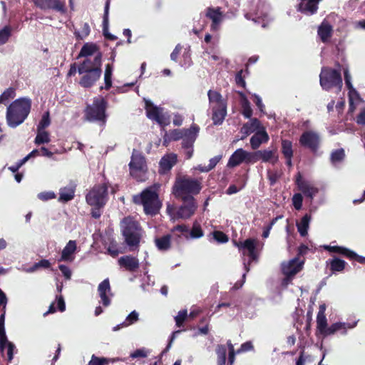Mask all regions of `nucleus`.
<instances>
[{
  "label": "nucleus",
  "instance_id": "58",
  "mask_svg": "<svg viewBox=\"0 0 365 365\" xmlns=\"http://www.w3.org/2000/svg\"><path fill=\"white\" fill-rule=\"evenodd\" d=\"M345 156L344 150L341 149L335 150L331 155V160L333 162H339L344 159Z\"/></svg>",
  "mask_w": 365,
  "mask_h": 365
},
{
  "label": "nucleus",
  "instance_id": "22",
  "mask_svg": "<svg viewBox=\"0 0 365 365\" xmlns=\"http://www.w3.org/2000/svg\"><path fill=\"white\" fill-rule=\"evenodd\" d=\"M212 120L214 125H221L227 115V104L212 106Z\"/></svg>",
  "mask_w": 365,
  "mask_h": 365
},
{
  "label": "nucleus",
  "instance_id": "64",
  "mask_svg": "<svg viewBox=\"0 0 365 365\" xmlns=\"http://www.w3.org/2000/svg\"><path fill=\"white\" fill-rule=\"evenodd\" d=\"M38 197L43 201H47L56 198V195L52 191L42 192L38 195Z\"/></svg>",
  "mask_w": 365,
  "mask_h": 365
},
{
  "label": "nucleus",
  "instance_id": "60",
  "mask_svg": "<svg viewBox=\"0 0 365 365\" xmlns=\"http://www.w3.org/2000/svg\"><path fill=\"white\" fill-rule=\"evenodd\" d=\"M9 341L7 339L5 329L0 330V353L3 354L6 348V344Z\"/></svg>",
  "mask_w": 365,
  "mask_h": 365
},
{
  "label": "nucleus",
  "instance_id": "24",
  "mask_svg": "<svg viewBox=\"0 0 365 365\" xmlns=\"http://www.w3.org/2000/svg\"><path fill=\"white\" fill-rule=\"evenodd\" d=\"M262 127H263V125L259 119L256 118H251L250 121L245 123L240 129V132L244 134L242 139H244L254 132H257Z\"/></svg>",
  "mask_w": 365,
  "mask_h": 365
},
{
  "label": "nucleus",
  "instance_id": "51",
  "mask_svg": "<svg viewBox=\"0 0 365 365\" xmlns=\"http://www.w3.org/2000/svg\"><path fill=\"white\" fill-rule=\"evenodd\" d=\"M214 240L218 243H226L229 240L228 236L222 231L215 230L211 233Z\"/></svg>",
  "mask_w": 365,
  "mask_h": 365
},
{
  "label": "nucleus",
  "instance_id": "40",
  "mask_svg": "<svg viewBox=\"0 0 365 365\" xmlns=\"http://www.w3.org/2000/svg\"><path fill=\"white\" fill-rule=\"evenodd\" d=\"M217 354V364L226 365L227 347L224 344H217L215 349Z\"/></svg>",
  "mask_w": 365,
  "mask_h": 365
},
{
  "label": "nucleus",
  "instance_id": "28",
  "mask_svg": "<svg viewBox=\"0 0 365 365\" xmlns=\"http://www.w3.org/2000/svg\"><path fill=\"white\" fill-rule=\"evenodd\" d=\"M243 162L245 163V150L242 148H238L230 157L227 166L235 168Z\"/></svg>",
  "mask_w": 365,
  "mask_h": 365
},
{
  "label": "nucleus",
  "instance_id": "4",
  "mask_svg": "<svg viewBox=\"0 0 365 365\" xmlns=\"http://www.w3.org/2000/svg\"><path fill=\"white\" fill-rule=\"evenodd\" d=\"M122 235L130 251L138 249L143 237V229L140 223L132 217H125L122 222Z\"/></svg>",
  "mask_w": 365,
  "mask_h": 365
},
{
  "label": "nucleus",
  "instance_id": "37",
  "mask_svg": "<svg viewBox=\"0 0 365 365\" xmlns=\"http://www.w3.org/2000/svg\"><path fill=\"white\" fill-rule=\"evenodd\" d=\"M311 218V214L307 213L302 217L300 222L297 224L298 232L302 237L307 235Z\"/></svg>",
  "mask_w": 365,
  "mask_h": 365
},
{
  "label": "nucleus",
  "instance_id": "39",
  "mask_svg": "<svg viewBox=\"0 0 365 365\" xmlns=\"http://www.w3.org/2000/svg\"><path fill=\"white\" fill-rule=\"evenodd\" d=\"M329 265V269L331 272H342L346 267V262L338 257H334L333 259L327 262Z\"/></svg>",
  "mask_w": 365,
  "mask_h": 365
},
{
  "label": "nucleus",
  "instance_id": "56",
  "mask_svg": "<svg viewBox=\"0 0 365 365\" xmlns=\"http://www.w3.org/2000/svg\"><path fill=\"white\" fill-rule=\"evenodd\" d=\"M185 128L172 130L169 134V140L173 141L180 140L182 138H183V133L185 132Z\"/></svg>",
  "mask_w": 365,
  "mask_h": 365
},
{
  "label": "nucleus",
  "instance_id": "10",
  "mask_svg": "<svg viewBox=\"0 0 365 365\" xmlns=\"http://www.w3.org/2000/svg\"><path fill=\"white\" fill-rule=\"evenodd\" d=\"M301 146L309 149L315 153L319 148L321 144V137L317 132L314 130H306L302 133L299 140Z\"/></svg>",
  "mask_w": 365,
  "mask_h": 365
},
{
  "label": "nucleus",
  "instance_id": "3",
  "mask_svg": "<svg viewBox=\"0 0 365 365\" xmlns=\"http://www.w3.org/2000/svg\"><path fill=\"white\" fill-rule=\"evenodd\" d=\"M133 202L135 205H143L144 212L150 216L156 215L162 207L158 193L151 187L145 188L140 194L133 195Z\"/></svg>",
  "mask_w": 365,
  "mask_h": 365
},
{
  "label": "nucleus",
  "instance_id": "42",
  "mask_svg": "<svg viewBox=\"0 0 365 365\" xmlns=\"http://www.w3.org/2000/svg\"><path fill=\"white\" fill-rule=\"evenodd\" d=\"M209 101L210 103H215L214 106L225 105L227 102L222 98V95L215 91L210 90L207 93Z\"/></svg>",
  "mask_w": 365,
  "mask_h": 365
},
{
  "label": "nucleus",
  "instance_id": "43",
  "mask_svg": "<svg viewBox=\"0 0 365 365\" xmlns=\"http://www.w3.org/2000/svg\"><path fill=\"white\" fill-rule=\"evenodd\" d=\"M51 140L49 133L44 130H37V135L35 138L34 143L36 145H41L48 143Z\"/></svg>",
  "mask_w": 365,
  "mask_h": 365
},
{
  "label": "nucleus",
  "instance_id": "47",
  "mask_svg": "<svg viewBox=\"0 0 365 365\" xmlns=\"http://www.w3.org/2000/svg\"><path fill=\"white\" fill-rule=\"evenodd\" d=\"M16 96V90L13 87L6 89L0 96V103H5L9 99L14 98Z\"/></svg>",
  "mask_w": 365,
  "mask_h": 365
},
{
  "label": "nucleus",
  "instance_id": "18",
  "mask_svg": "<svg viewBox=\"0 0 365 365\" xmlns=\"http://www.w3.org/2000/svg\"><path fill=\"white\" fill-rule=\"evenodd\" d=\"M269 140V135L263 126L251 137L250 145L253 150H257L262 143H267Z\"/></svg>",
  "mask_w": 365,
  "mask_h": 365
},
{
  "label": "nucleus",
  "instance_id": "55",
  "mask_svg": "<svg viewBox=\"0 0 365 365\" xmlns=\"http://www.w3.org/2000/svg\"><path fill=\"white\" fill-rule=\"evenodd\" d=\"M303 196L302 193H295L292 197V205L295 210H300L302 207Z\"/></svg>",
  "mask_w": 365,
  "mask_h": 365
},
{
  "label": "nucleus",
  "instance_id": "61",
  "mask_svg": "<svg viewBox=\"0 0 365 365\" xmlns=\"http://www.w3.org/2000/svg\"><path fill=\"white\" fill-rule=\"evenodd\" d=\"M51 267V263L48 259H41L38 262H36L31 268V271H35L40 267L48 269Z\"/></svg>",
  "mask_w": 365,
  "mask_h": 365
},
{
  "label": "nucleus",
  "instance_id": "62",
  "mask_svg": "<svg viewBox=\"0 0 365 365\" xmlns=\"http://www.w3.org/2000/svg\"><path fill=\"white\" fill-rule=\"evenodd\" d=\"M254 349V346L252 341H248L241 344L240 349L237 350V354L250 351Z\"/></svg>",
  "mask_w": 365,
  "mask_h": 365
},
{
  "label": "nucleus",
  "instance_id": "54",
  "mask_svg": "<svg viewBox=\"0 0 365 365\" xmlns=\"http://www.w3.org/2000/svg\"><path fill=\"white\" fill-rule=\"evenodd\" d=\"M241 106L242 109V115L246 118H250L252 115V109L250 106V103L248 100H246L245 102H241Z\"/></svg>",
  "mask_w": 365,
  "mask_h": 365
},
{
  "label": "nucleus",
  "instance_id": "13",
  "mask_svg": "<svg viewBox=\"0 0 365 365\" xmlns=\"http://www.w3.org/2000/svg\"><path fill=\"white\" fill-rule=\"evenodd\" d=\"M102 69L99 66L96 69L90 70L83 73L79 81V84L86 88H91L100 79Z\"/></svg>",
  "mask_w": 365,
  "mask_h": 365
},
{
  "label": "nucleus",
  "instance_id": "27",
  "mask_svg": "<svg viewBox=\"0 0 365 365\" xmlns=\"http://www.w3.org/2000/svg\"><path fill=\"white\" fill-rule=\"evenodd\" d=\"M76 242L75 240H69L65 247L63 249L60 261L71 262L73 260V253L76 250Z\"/></svg>",
  "mask_w": 365,
  "mask_h": 365
},
{
  "label": "nucleus",
  "instance_id": "32",
  "mask_svg": "<svg viewBox=\"0 0 365 365\" xmlns=\"http://www.w3.org/2000/svg\"><path fill=\"white\" fill-rule=\"evenodd\" d=\"M324 248L330 252L339 254L348 259H349L350 257L354 256V251L344 247L324 245Z\"/></svg>",
  "mask_w": 365,
  "mask_h": 365
},
{
  "label": "nucleus",
  "instance_id": "5",
  "mask_svg": "<svg viewBox=\"0 0 365 365\" xmlns=\"http://www.w3.org/2000/svg\"><path fill=\"white\" fill-rule=\"evenodd\" d=\"M202 190L201 182L197 179L187 176L176 178L172 188V193L175 198L184 197H194Z\"/></svg>",
  "mask_w": 365,
  "mask_h": 365
},
{
  "label": "nucleus",
  "instance_id": "14",
  "mask_svg": "<svg viewBox=\"0 0 365 365\" xmlns=\"http://www.w3.org/2000/svg\"><path fill=\"white\" fill-rule=\"evenodd\" d=\"M257 240L253 238H248L244 242L235 243L240 250L242 251L243 255H247L251 260L257 259V253L256 251Z\"/></svg>",
  "mask_w": 365,
  "mask_h": 365
},
{
  "label": "nucleus",
  "instance_id": "46",
  "mask_svg": "<svg viewBox=\"0 0 365 365\" xmlns=\"http://www.w3.org/2000/svg\"><path fill=\"white\" fill-rule=\"evenodd\" d=\"M221 158L222 155L215 156L214 158L210 160L208 165L203 167L199 166L198 170L203 173H207L212 170L217 165V164L220 162Z\"/></svg>",
  "mask_w": 365,
  "mask_h": 365
},
{
  "label": "nucleus",
  "instance_id": "21",
  "mask_svg": "<svg viewBox=\"0 0 365 365\" xmlns=\"http://www.w3.org/2000/svg\"><path fill=\"white\" fill-rule=\"evenodd\" d=\"M110 282L108 278L102 281L98 287V292L104 307H108L110 304V299L107 295V293L110 292Z\"/></svg>",
  "mask_w": 365,
  "mask_h": 365
},
{
  "label": "nucleus",
  "instance_id": "29",
  "mask_svg": "<svg viewBox=\"0 0 365 365\" xmlns=\"http://www.w3.org/2000/svg\"><path fill=\"white\" fill-rule=\"evenodd\" d=\"M178 160L177 155L170 153L164 155L160 161V168L163 173L170 171L172 168L176 164Z\"/></svg>",
  "mask_w": 365,
  "mask_h": 365
},
{
  "label": "nucleus",
  "instance_id": "38",
  "mask_svg": "<svg viewBox=\"0 0 365 365\" xmlns=\"http://www.w3.org/2000/svg\"><path fill=\"white\" fill-rule=\"evenodd\" d=\"M98 46L93 43H86L81 48L78 55V58L81 57H88L96 52L98 51Z\"/></svg>",
  "mask_w": 365,
  "mask_h": 365
},
{
  "label": "nucleus",
  "instance_id": "16",
  "mask_svg": "<svg viewBox=\"0 0 365 365\" xmlns=\"http://www.w3.org/2000/svg\"><path fill=\"white\" fill-rule=\"evenodd\" d=\"M34 5L41 10L52 9L57 11H64L65 4L60 0H32Z\"/></svg>",
  "mask_w": 365,
  "mask_h": 365
},
{
  "label": "nucleus",
  "instance_id": "17",
  "mask_svg": "<svg viewBox=\"0 0 365 365\" xmlns=\"http://www.w3.org/2000/svg\"><path fill=\"white\" fill-rule=\"evenodd\" d=\"M99 63V68H101L102 65V53L98 52L93 61H91L90 58H86L82 63H81L78 67V72L79 74H83L86 71L96 69L98 68Z\"/></svg>",
  "mask_w": 365,
  "mask_h": 365
},
{
  "label": "nucleus",
  "instance_id": "45",
  "mask_svg": "<svg viewBox=\"0 0 365 365\" xmlns=\"http://www.w3.org/2000/svg\"><path fill=\"white\" fill-rule=\"evenodd\" d=\"M109 4L110 2L108 0L106 3L105 8H104V14H103V36L106 37V34H109L108 31V26H109V21H108V13H109Z\"/></svg>",
  "mask_w": 365,
  "mask_h": 365
},
{
  "label": "nucleus",
  "instance_id": "1",
  "mask_svg": "<svg viewBox=\"0 0 365 365\" xmlns=\"http://www.w3.org/2000/svg\"><path fill=\"white\" fill-rule=\"evenodd\" d=\"M108 200V185L106 182L96 184L86 195V201L91 207V215L94 219H99L102 209Z\"/></svg>",
  "mask_w": 365,
  "mask_h": 365
},
{
  "label": "nucleus",
  "instance_id": "11",
  "mask_svg": "<svg viewBox=\"0 0 365 365\" xmlns=\"http://www.w3.org/2000/svg\"><path fill=\"white\" fill-rule=\"evenodd\" d=\"M295 184L299 190L312 202L314 196L319 192V189L314 186L312 183L303 179L300 172L297 173L295 179Z\"/></svg>",
  "mask_w": 365,
  "mask_h": 365
},
{
  "label": "nucleus",
  "instance_id": "35",
  "mask_svg": "<svg viewBox=\"0 0 365 365\" xmlns=\"http://www.w3.org/2000/svg\"><path fill=\"white\" fill-rule=\"evenodd\" d=\"M123 359L117 358H106L98 357L93 354L88 365H108L109 363H114L117 361H122Z\"/></svg>",
  "mask_w": 365,
  "mask_h": 365
},
{
  "label": "nucleus",
  "instance_id": "9",
  "mask_svg": "<svg viewBox=\"0 0 365 365\" xmlns=\"http://www.w3.org/2000/svg\"><path fill=\"white\" fill-rule=\"evenodd\" d=\"M145 108L146 115L149 119L156 121L162 127L170 124V117L163 113V109L155 106L150 101H145Z\"/></svg>",
  "mask_w": 365,
  "mask_h": 365
},
{
  "label": "nucleus",
  "instance_id": "15",
  "mask_svg": "<svg viewBox=\"0 0 365 365\" xmlns=\"http://www.w3.org/2000/svg\"><path fill=\"white\" fill-rule=\"evenodd\" d=\"M200 128L196 124H192L190 128L185 129L182 140V148H192L196 140Z\"/></svg>",
  "mask_w": 365,
  "mask_h": 365
},
{
  "label": "nucleus",
  "instance_id": "63",
  "mask_svg": "<svg viewBox=\"0 0 365 365\" xmlns=\"http://www.w3.org/2000/svg\"><path fill=\"white\" fill-rule=\"evenodd\" d=\"M243 70H240L237 72L235 76V82L238 86L245 88L246 82L245 81L244 76H242Z\"/></svg>",
  "mask_w": 365,
  "mask_h": 365
},
{
  "label": "nucleus",
  "instance_id": "44",
  "mask_svg": "<svg viewBox=\"0 0 365 365\" xmlns=\"http://www.w3.org/2000/svg\"><path fill=\"white\" fill-rule=\"evenodd\" d=\"M282 153L284 157H293L292 143L289 140H282Z\"/></svg>",
  "mask_w": 365,
  "mask_h": 365
},
{
  "label": "nucleus",
  "instance_id": "12",
  "mask_svg": "<svg viewBox=\"0 0 365 365\" xmlns=\"http://www.w3.org/2000/svg\"><path fill=\"white\" fill-rule=\"evenodd\" d=\"M303 264L304 261H299L298 257H294L287 263L282 264V272L285 276V279L291 281L303 269Z\"/></svg>",
  "mask_w": 365,
  "mask_h": 365
},
{
  "label": "nucleus",
  "instance_id": "6",
  "mask_svg": "<svg viewBox=\"0 0 365 365\" xmlns=\"http://www.w3.org/2000/svg\"><path fill=\"white\" fill-rule=\"evenodd\" d=\"M107 101L103 97L94 98L91 105H87L84 109V118L89 122H98L105 125L107 121Z\"/></svg>",
  "mask_w": 365,
  "mask_h": 365
},
{
  "label": "nucleus",
  "instance_id": "23",
  "mask_svg": "<svg viewBox=\"0 0 365 365\" xmlns=\"http://www.w3.org/2000/svg\"><path fill=\"white\" fill-rule=\"evenodd\" d=\"M333 34L332 26L327 21L324 20L319 26L317 29V34L323 43H327L329 41Z\"/></svg>",
  "mask_w": 365,
  "mask_h": 365
},
{
  "label": "nucleus",
  "instance_id": "34",
  "mask_svg": "<svg viewBox=\"0 0 365 365\" xmlns=\"http://www.w3.org/2000/svg\"><path fill=\"white\" fill-rule=\"evenodd\" d=\"M342 331L341 333L345 334L346 333V327L345 323L336 322L332 324L330 327H327L321 335L323 337L335 334L336 331Z\"/></svg>",
  "mask_w": 365,
  "mask_h": 365
},
{
  "label": "nucleus",
  "instance_id": "25",
  "mask_svg": "<svg viewBox=\"0 0 365 365\" xmlns=\"http://www.w3.org/2000/svg\"><path fill=\"white\" fill-rule=\"evenodd\" d=\"M145 165V158L140 154L133 153L131 160L129 163L130 175H133L135 172L143 170Z\"/></svg>",
  "mask_w": 365,
  "mask_h": 365
},
{
  "label": "nucleus",
  "instance_id": "48",
  "mask_svg": "<svg viewBox=\"0 0 365 365\" xmlns=\"http://www.w3.org/2000/svg\"><path fill=\"white\" fill-rule=\"evenodd\" d=\"M11 36V28L9 26H5L0 30V46L6 43Z\"/></svg>",
  "mask_w": 365,
  "mask_h": 365
},
{
  "label": "nucleus",
  "instance_id": "26",
  "mask_svg": "<svg viewBox=\"0 0 365 365\" xmlns=\"http://www.w3.org/2000/svg\"><path fill=\"white\" fill-rule=\"evenodd\" d=\"M326 305L322 304L319 305V312L317 316V331L322 334L327 327V319L325 315Z\"/></svg>",
  "mask_w": 365,
  "mask_h": 365
},
{
  "label": "nucleus",
  "instance_id": "19",
  "mask_svg": "<svg viewBox=\"0 0 365 365\" xmlns=\"http://www.w3.org/2000/svg\"><path fill=\"white\" fill-rule=\"evenodd\" d=\"M205 16L212 21L211 28L213 30L217 29L222 21L223 14L221 8L207 7L206 9Z\"/></svg>",
  "mask_w": 365,
  "mask_h": 365
},
{
  "label": "nucleus",
  "instance_id": "2",
  "mask_svg": "<svg viewBox=\"0 0 365 365\" xmlns=\"http://www.w3.org/2000/svg\"><path fill=\"white\" fill-rule=\"evenodd\" d=\"M31 108V100L20 98L14 101L6 109V121L9 127L16 128L24 123Z\"/></svg>",
  "mask_w": 365,
  "mask_h": 365
},
{
  "label": "nucleus",
  "instance_id": "33",
  "mask_svg": "<svg viewBox=\"0 0 365 365\" xmlns=\"http://www.w3.org/2000/svg\"><path fill=\"white\" fill-rule=\"evenodd\" d=\"M155 245L160 251H168L171 247V235H165L155 239Z\"/></svg>",
  "mask_w": 365,
  "mask_h": 365
},
{
  "label": "nucleus",
  "instance_id": "57",
  "mask_svg": "<svg viewBox=\"0 0 365 365\" xmlns=\"http://www.w3.org/2000/svg\"><path fill=\"white\" fill-rule=\"evenodd\" d=\"M138 320V314L135 311L131 312L126 317L125 321L121 324L122 326L127 327L133 324Z\"/></svg>",
  "mask_w": 365,
  "mask_h": 365
},
{
  "label": "nucleus",
  "instance_id": "59",
  "mask_svg": "<svg viewBox=\"0 0 365 365\" xmlns=\"http://www.w3.org/2000/svg\"><path fill=\"white\" fill-rule=\"evenodd\" d=\"M281 174L276 170H268L267 178L271 186L274 185L280 178Z\"/></svg>",
  "mask_w": 365,
  "mask_h": 365
},
{
  "label": "nucleus",
  "instance_id": "53",
  "mask_svg": "<svg viewBox=\"0 0 365 365\" xmlns=\"http://www.w3.org/2000/svg\"><path fill=\"white\" fill-rule=\"evenodd\" d=\"M50 123L51 120L49 112L47 111L43 115L40 122L38 123V125H37V130H44L50 125Z\"/></svg>",
  "mask_w": 365,
  "mask_h": 365
},
{
  "label": "nucleus",
  "instance_id": "41",
  "mask_svg": "<svg viewBox=\"0 0 365 365\" xmlns=\"http://www.w3.org/2000/svg\"><path fill=\"white\" fill-rule=\"evenodd\" d=\"M204 235V232L197 222H194L189 235H185V239H197Z\"/></svg>",
  "mask_w": 365,
  "mask_h": 365
},
{
  "label": "nucleus",
  "instance_id": "30",
  "mask_svg": "<svg viewBox=\"0 0 365 365\" xmlns=\"http://www.w3.org/2000/svg\"><path fill=\"white\" fill-rule=\"evenodd\" d=\"M344 76L345 84L347 88L349 89V109L353 110L354 108V102H352V94L354 93L357 97H359V93L353 87V85L351 81V76L349 74L348 68H345L344 70Z\"/></svg>",
  "mask_w": 365,
  "mask_h": 365
},
{
  "label": "nucleus",
  "instance_id": "20",
  "mask_svg": "<svg viewBox=\"0 0 365 365\" xmlns=\"http://www.w3.org/2000/svg\"><path fill=\"white\" fill-rule=\"evenodd\" d=\"M118 264L128 272H135L139 268V260L132 255H125L118 259Z\"/></svg>",
  "mask_w": 365,
  "mask_h": 365
},
{
  "label": "nucleus",
  "instance_id": "8",
  "mask_svg": "<svg viewBox=\"0 0 365 365\" xmlns=\"http://www.w3.org/2000/svg\"><path fill=\"white\" fill-rule=\"evenodd\" d=\"M177 199L182 202V205L175 212L177 218L187 220L195 215L197 209V202L194 197L189 196Z\"/></svg>",
  "mask_w": 365,
  "mask_h": 365
},
{
  "label": "nucleus",
  "instance_id": "49",
  "mask_svg": "<svg viewBox=\"0 0 365 365\" xmlns=\"http://www.w3.org/2000/svg\"><path fill=\"white\" fill-rule=\"evenodd\" d=\"M90 26L88 23H84L82 25L81 31H75L74 35L78 40H83L84 38L88 36L90 34Z\"/></svg>",
  "mask_w": 365,
  "mask_h": 365
},
{
  "label": "nucleus",
  "instance_id": "52",
  "mask_svg": "<svg viewBox=\"0 0 365 365\" xmlns=\"http://www.w3.org/2000/svg\"><path fill=\"white\" fill-rule=\"evenodd\" d=\"M259 160L258 150L255 152H247L245 150V163H255Z\"/></svg>",
  "mask_w": 365,
  "mask_h": 365
},
{
  "label": "nucleus",
  "instance_id": "7",
  "mask_svg": "<svg viewBox=\"0 0 365 365\" xmlns=\"http://www.w3.org/2000/svg\"><path fill=\"white\" fill-rule=\"evenodd\" d=\"M319 82L322 88L329 91L336 88L341 91L343 85L341 72L330 67H322L319 75Z\"/></svg>",
  "mask_w": 365,
  "mask_h": 365
},
{
  "label": "nucleus",
  "instance_id": "36",
  "mask_svg": "<svg viewBox=\"0 0 365 365\" xmlns=\"http://www.w3.org/2000/svg\"><path fill=\"white\" fill-rule=\"evenodd\" d=\"M75 197V188L71 187H63L59 190L58 201L61 202H67L73 200Z\"/></svg>",
  "mask_w": 365,
  "mask_h": 365
},
{
  "label": "nucleus",
  "instance_id": "31",
  "mask_svg": "<svg viewBox=\"0 0 365 365\" xmlns=\"http://www.w3.org/2000/svg\"><path fill=\"white\" fill-rule=\"evenodd\" d=\"M259 160L264 163H271L272 165H275L279 160L278 155H277L276 150H258Z\"/></svg>",
  "mask_w": 365,
  "mask_h": 365
},
{
  "label": "nucleus",
  "instance_id": "50",
  "mask_svg": "<svg viewBox=\"0 0 365 365\" xmlns=\"http://www.w3.org/2000/svg\"><path fill=\"white\" fill-rule=\"evenodd\" d=\"M188 315L186 309H182L178 312V315L175 317L176 326L180 328L183 326V323L187 319Z\"/></svg>",
  "mask_w": 365,
  "mask_h": 365
}]
</instances>
